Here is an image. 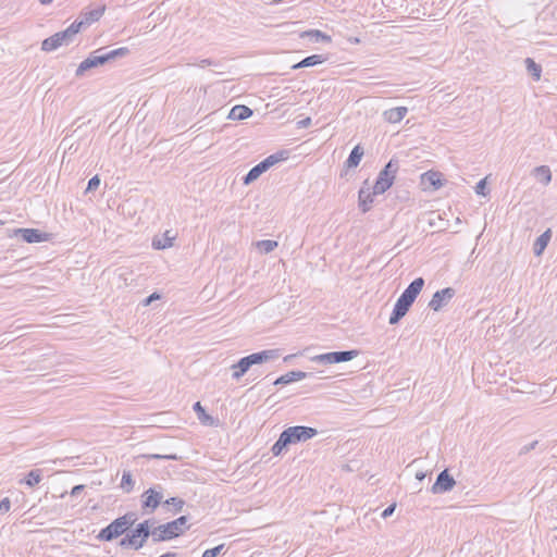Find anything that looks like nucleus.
Instances as JSON below:
<instances>
[{
    "label": "nucleus",
    "mask_w": 557,
    "mask_h": 557,
    "mask_svg": "<svg viewBox=\"0 0 557 557\" xmlns=\"http://www.w3.org/2000/svg\"><path fill=\"white\" fill-rule=\"evenodd\" d=\"M317 434L318 430L312 426H288L280 434L278 438L271 447V453L273 456H281L289 445L306 442L313 438Z\"/></svg>",
    "instance_id": "f257e3e1"
},
{
    "label": "nucleus",
    "mask_w": 557,
    "mask_h": 557,
    "mask_svg": "<svg viewBox=\"0 0 557 557\" xmlns=\"http://www.w3.org/2000/svg\"><path fill=\"white\" fill-rule=\"evenodd\" d=\"M154 523L153 519H146L133 525L129 532L120 540L119 546L123 549L139 550L147 544L149 539L153 543Z\"/></svg>",
    "instance_id": "f03ea898"
},
{
    "label": "nucleus",
    "mask_w": 557,
    "mask_h": 557,
    "mask_svg": "<svg viewBox=\"0 0 557 557\" xmlns=\"http://www.w3.org/2000/svg\"><path fill=\"white\" fill-rule=\"evenodd\" d=\"M137 519L136 512L127 511L102 528L96 535V539L100 542H112L122 535L125 536L129 529L135 525Z\"/></svg>",
    "instance_id": "7ed1b4c3"
},
{
    "label": "nucleus",
    "mask_w": 557,
    "mask_h": 557,
    "mask_svg": "<svg viewBox=\"0 0 557 557\" xmlns=\"http://www.w3.org/2000/svg\"><path fill=\"white\" fill-rule=\"evenodd\" d=\"M288 159L287 150H280L273 154H270L258 164L252 166L248 173L243 177V184L249 185L258 180L264 172L271 169L273 165L277 164L281 161H285Z\"/></svg>",
    "instance_id": "20e7f679"
},
{
    "label": "nucleus",
    "mask_w": 557,
    "mask_h": 557,
    "mask_svg": "<svg viewBox=\"0 0 557 557\" xmlns=\"http://www.w3.org/2000/svg\"><path fill=\"white\" fill-rule=\"evenodd\" d=\"M77 26L78 25L71 24L64 30L58 32L51 35L50 37L44 39L41 42V50L45 52H51L62 46H70L75 41L76 36L79 33L77 30Z\"/></svg>",
    "instance_id": "39448f33"
},
{
    "label": "nucleus",
    "mask_w": 557,
    "mask_h": 557,
    "mask_svg": "<svg viewBox=\"0 0 557 557\" xmlns=\"http://www.w3.org/2000/svg\"><path fill=\"white\" fill-rule=\"evenodd\" d=\"M399 170V161L396 158H392L384 168L379 172L375 178L373 189L374 194H384L394 184L396 174Z\"/></svg>",
    "instance_id": "423d86ee"
},
{
    "label": "nucleus",
    "mask_w": 557,
    "mask_h": 557,
    "mask_svg": "<svg viewBox=\"0 0 557 557\" xmlns=\"http://www.w3.org/2000/svg\"><path fill=\"white\" fill-rule=\"evenodd\" d=\"M164 487L160 484L147 488L140 496L143 515H152L160 506H163Z\"/></svg>",
    "instance_id": "0eeeda50"
},
{
    "label": "nucleus",
    "mask_w": 557,
    "mask_h": 557,
    "mask_svg": "<svg viewBox=\"0 0 557 557\" xmlns=\"http://www.w3.org/2000/svg\"><path fill=\"white\" fill-rule=\"evenodd\" d=\"M359 355V350H339V351H330L325 354H320L310 357V361L319 364H336L342 362H347L352 360Z\"/></svg>",
    "instance_id": "6e6552de"
},
{
    "label": "nucleus",
    "mask_w": 557,
    "mask_h": 557,
    "mask_svg": "<svg viewBox=\"0 0 557 557\" xmlns=\"http://www.w3.org/2000/svg\"><path fill=\"white\" fill-rule=\"evenodd\" d=\"M10 237L15 236L21 238L23 242L27 244H37L48 242L50 239V234L47 232H42L38 228H14L11 233H8Z\"/></svg>",
    "instance_id": "1a4fd4ad"
},
{
    "label": "nucleus",
    "mask_w": 557,
    "mask_h": 557,
    "mask_svg": "<svg viewBox=\"0 0 557 557\" xmlns=\"http://www.w3.org/2000/svg\"><path fill=\"white\" fill-rule=\"evenodd\" d=\"M154 528L156 533L153 534V544L161 542H170L182 536L176 525L174 524L173 520L168 521L165 523L157 524L154 525Z\"/></svg>",
    "instance_id": "9d476101"
},
{
    "label": "nucleus",
    "mask_w": 557,
    "mask_h": 557,
    "mask_svg": "<svg viewBox=\"0 0 557 557\" xmlns=\"http://www.w3.org/2000/svg\"><path fill=\"white\" fill-rule=\"evenodd\" d=\"M106 5H98L92 9H87L81 12L79 17L72 24L78 25L77 30L81 32L83 28L90 26L92 23L99 21L104 14Z\"/></svg>",
    "instance_id": "9b49d317"
},
{
    "label": "nucleus",
    "mask_w": 557,
    "mask_h": 557,
    "mask_svg": "<svg viewBox=\"0 0 557 557\" xmlns=\"http://www.w3.org/2000/svg\"><path fill=\"white\" fill-rule=\"evenodd\" d=\"M456 295V290L453 287H445L443 289L436 290L430 302L429 307L438 312L443 307H445Z\"/></svg>",
    "instance_id": "f8f14e48"
},
{
    "label": "nucleus",
    "mask_w": 557,
    "mask_h": 557,
    "mask_svg": "<svg viewBox=\"0 0 557 557\" xmlns=\"http://www.w3.org/2000/svg\"><path fill=\"white\" fill-rule=\"evenodd\" d=\"M456 485L454 476L448 472L447 469L441 471L434 484L431 487L433 494H445L450 492Z\"/></svg>",
    "instance_id": "ddd939ff"
},
{
    "label": "nucleus",
    "mask_w": 557,
    "mask_h": 557,
    "mask_svg": "<svg viewBox=\"0 0 557 557\" xmlns=\"http://www.w3.org/2000/svg\"><path fill=\"white\" fill-rule=\"evenodd\" d=\"M104 59L100 49L92 51L84 61L79 63L76 69L75 75L77 77L83 76L87 71L104 65Z\"/></svg>",
    "instance_id": "4468645a"
},
{
    "label": "nucleus",
    "mask_w": 557,
    "mask_h": 557,
    "mask_svg": "<svg viewBox=\"0 0 557 557\" xmlns=\"http://www.w3.org/2000/svg\"><path fill=\"white\" fill-rule=\"evenodd\" d=\"M412 305L413 301L400 295L393 307L388 323L391 325L397 324L407 314Z\"/></svg>",
    "instance_id": "2eb2a0df"
},
{
    "label": "nucleus",
    "mask_w": 557,
    "mask_h": 557,
    "mask_svg": "<svg viewBox=\"0 0 557 557\" xmlns=\"http://www.w3.org/2000/svg\"><path fill=\"white\" fill-rule=\"evenodd\" d=\"M420 182L424 190H437L444 186L446 180L441 172L430 170L421 174Z\"/></svg>",
    "instance_id": "dca6fc26"
},
{
    "label": "nucleus",
    "mask_w": 557,
    "mask_h": 557,
    "mask_svg": "<svg viewBox=\"0 0 557 557\" xmlns=\"http://www.w3.org/2000/svg\"><path fill=\"white\" fill-rule=\"evenodd\" d=\"M245 357L247 358V362L252 368L253 366L262 364L264 362L277 359L280 357V349H265L252 352Z\"/></svg>",
    "instance_id": "f3484780"
},
{
    "label": "nucleus",
    "mask_w": 557,
    "mask_h": 557,
    "mask_svg": "<svg viewBox=\"0 0 557 557\" xmlns=\"http://www.w3.org/2000/svg\"><path fill=\"white\" fill-rule=\"evenodd\" d=\"M379 194H374V189H370V187L361 186L358 191V207L361 212L367 213L371 210L372 205L374 202V196Z\"/></svg>",
    "instance_id": "a211bd4d"
},
{
    "label": "nucleus",
    "mask_w": 557,
    "mask_h": 557,
    "mask_svg": "<svg viewBox=\"0 0 557 557\" xmlns=\"http://www.w3.org/2000/svg\"><path fill=\"white\" fill-rule=\"evenodd\" d=\"M312 373L299 371V370H293L289 371L281 376H278L273 384L274 385H287L297 381H301L308 376H311Z\"/></svg>",
    "instance_id": "6ab92c4d"
},
{
    "label": "nucleus",
    "mask_w": 557,
    "mask_h": 557,
    "mask_svg": "<svg viewBox=\"0 0 557 557\" xmlns=\"http://www.w3.org/2000/svg\"><path fill=\"white\" fill-rule=\"evenodd\" d=\"M424 283L425 282L423 277H417L405 288V290L400 295L414 302L417 297L421 293Z\"/></svg>",
    "instance_id": "aec40b11"
},
{
    "label": "nucleus",
    "mask_w": 557,
    "mask_h": 557,
    "mask_svg": "<svg viewBox=\"0 0 557 557\" xmlns=\"http://www.w3.org/2000/svg\"><path fill=\"white\" fill-rule=\"evenodd\" d=\"M185 500L181 497L174 496L163 499V510L166 513L177 515L183 511Z\"/></svg>",
    "instance_id": "412c9836"
},
{
    "label": "nucleus",
    "mask_w": 557,
    "mask_h": 557,
    "mask_svg": "<svg viewBox=\"0 0 557 557\" xmlns=\"http://www.w3.org/2000/svg\"><path fill=\"white\" fill-rule=\"evenodd\" d=\"M407 113H408L407 107H396V108L385 110L383 112V116H384L385 121H387L388 123L395 124V123H399L406 116Z\"/></svg>",
    "instance_id": "4be33fe9"
},
{
    "label": "nucleus",
    "mask_w": 557,
    "mask_h": 557,
    "mask_svg": "<svg viewBox=\"0 0 557 557\" xmlns=\"http://www.w3.org/2000/svg\"><path fill=\"white\" fill-rule=\"evenodd\" d=\"M252 114L253 111L249 107L236 104L231 109L227 117L233 121H243L250 117Z\"/></svg>",
    "instance_id": "5701e85b"
},
{
    "label": "nucleus",
    "mask_w": 557,
    "mask_h": 557,
    "mask_svg": "<svg viewBox=\"0 0 557 557\" xmlns=\"http://www.w3.org/2000/svg\"><path fill=\"white\" fill-rule=\"evenodd\" d=\"M299 37L302 39L308 38L312 42H331L332 41V38L330 35H327L319 29H308V30L301 32Z\"/></svg>",
    "instance_id": "b1692460"
},
{
    "label": "nucleus",
    "mask_w": 557,
    "mask_h": 557,
    "mask_svg": "<svg viewBox=\"0 0 557 557\" xmlns=\"http://www.w3.org/2000/svg\"><path fill=\"white\" fill-rule=\"evenodd\" d=\"M363 154H364V150H363V148L361 147V145H356V146L351 149V151H350V153H349L348 158L346 159V161H345V166H346L347 169H354V168H357V166L359 165V163H360V161H361V159H362Z\"/></svg>",
    "instance_id": "393cba45"
},
{
    "label": "nucleus",
    "mask_w": 557,
    "mask_h": 557,
    "mask_svg": "<svg viewBox=\"0 0 557 557\" xmlns=\"http://www.w3.org/2000/svg\"><path fill=\"white\" fill-rule=\"evenodd\" d=\"M231 369L233 371L232 379L238 381L251 369V367L247 362V358L243 357L237 362L232 364Z\"/></svg>",
    "instance_id": "a878e982"
},
{
    "label": "nucleus",
    "mask_w": 557,
    "mask_h": 557,
    "mask_svg": "<svg viewBox=\"0 0 557 557\" xmlns=\"http://www.w3.org/2000/svg\"><path fill=\"white\" fill-rule=\"evenodd\" d=\"M552 238V231L550 228H547L545 232H543L534 242L533 245V252L535 256H541L545 248L547 247L549 240Z\"/></svg>",
    "instance_id": "bb28decb"
},
{
    "label": "nucleus",
    "mask_w": 557,
    "mask_h": 557,
    "mask_svg": "<svg viewBox=\"0 0 557 557\" xmlns=\"http://www.w3.org/2000/svg\"><path fill=\"white\" fill-rule=\"evenodd\" d=\"M102 52L103 59L106 63L114 61L119 58H123L129 53V49L127 47H121L113 50H108L107 48H99Z\"/></svg>",
    "instance_id": "cd10ccee"
},
{
    "label": "nucleus",
    "mask_w": 557,
    "mask_h": 557,
    "mask_svg": "<svg viewBox=\"0 0 557 557\" xmlns=\"http://www.w3.org/2000/svg\"><path fill=\"white\" fill-rule=\"evenodd\" d=\"M174 238L170 235V231H166L162 236H154L151 245L157 250H163L173 246Z\"/></svg>",
    "instance_id": "c85d7f7f"
},
{
    "label": "nucleus",
    "mask_w": 557,
    "mask_h": 557,
    "mask_svg": "<svg viewBox=\"0 0 557 557\" xmlns=\"http://www.w3.org/2000/svg\"><path fill=\"white\" fill-rule=\"evenodd\" d=\"M193 409L194 411L196 412L197 414V418L198 420L205 424V425H213L214 423V419L208 414L205 410V408L202 407V405L200 404V401H196L193 406Z\"/></svg>",
    "instance_id": "c756f323"
},
{
    "label": "nucleus",
    "mask_w": 557,
    "mask_h": 557,
    "mask_svg": "<svg viewBox=\"0 0 557 557\" xmlns=\"http://www.w3.org/2000/svg\"><path fill=\"white\" fill-rule=\"evenodd\" d=\"M525 67L528 73L532 76L534 81H540L542 74V66L537 64L532 58H527L524 60Z\"/></svg>",
    "instance_id": "7c9ffc66"
},
{
    "label": "nucleus",
    "mask_w": 557,
    "mask_h": 557,
    "mask_svg": "<svg viewBox=\"0 0 557 557\" xmlns=\"http://www.w3.org/2000/svg\"><path fill=\"white\" fill-rule=\"evenodd\" d=\"M326 60H327L326 55L311 54V55L304 58L300 61V64H301L300 66L311 67V66L320 65V64L324 63Z\"/></svg>",
    "instance_id": "2f4dec72"
},
{
    "label": "nucleus",
    "mask_w": 557,
    "mask_h": 557,
    "mask_svg": "<svg viewBox=\"0 0 557 557\" xmlns=\"http://www.w3.org/2000/svg\"><path fill=\"white\" fill-rule=\"evenodd\" d=\"M41 479H42L41 470L34 469V470H30L21 482L26 484L29 487H34L35 485L39 484Z\"/></svg>",
    "instance_id": "473e14b6"
},
{
    "label": "nucleus",
    "mask_w": 557,
    "mask_h": 557,
    "mask_svg": "<svg viewBox=\"0 0 557 557\" xmlns=\"http://www.w3.org/2000/svg\"><path fill=\"white\" fill-rule=\"evenodd\" d=\"M535 176L544 185H548L552 181V172L547 165H540L534 169Z\"/></svg>",
    "instance_id": "72a5a7b5"
},
{
    "label": "nucleus",
    "mask_w": 557,
    "mask_h": 557,
    "mask_svg": "<svg viewBox=\"0 0 557 557\" xmlns=\"http://www.w3.org/2000/svg\"><path fill=\"white\" fill-rule=\"evenodd\" d=\"M278 246V243L276 240L272 239H261L256 243L257 249L261 253H270L272 252L276 247Z\"/></svg>",
    "instance_id": "f704fd0d"
},
{
    "label": "nucleus",
    "mask_w": 557,
    "mask_h": 557,
    "mask_svg": "<svg viewBox=\"0 0 557 557\" xmlns=\"http://www.w3.org/2000/svg\"><path fill=\"white\" fill-rule=\"evenodd\" d=\"M135 481L133 480V475L131 471H123L120 487L129 493L134 488Z\"/></svg>",
    "instance_id": "c9c22d12"
},
{
    "label": "nucleus",
    "mask_w": 557,
    "mask_h": 557,
    "mask_svg": "<svg viewBox=\"0 0 557 557\" xmlns=\"http://www.w3.org/2000/svg\"><path fill=\"white\" fill-rule=\"evenodd\" d=\"M189 518L186 515L180 516L174 519L173 522L176 525L180 533L183 535L186 531L190 529V524H188Z\"/></svg>",
    "instance_id": "e433bc0d"
},
{
    "label": "nucleus",
    "mask_w": 557,
    "mask_h": 557,
    "mask_svg": "<svg viewBox=\"0 0 557 557\" xmlns=\"http://www.w3.org/2000/svg\"><path fill=\"white\" fill-rule=\"evenodd\" d=\"M474 190L476 195L485 197L487 195V178L484 177L476 183Z\"/></svg>",
    "instance_id": "4c0bfd02"
},
{
    "label": "nucleus",
    "mask_w": 557,
    "mask_h": 557,
    "mask_svg": "<svg viewBox=\"0 0 557 557\" xmlns=\"http://www.w3.org/2000/svg\"><path fill=\"white\" fill-rule=\"evenodd\" d=\"M100 185V177L99 175H95L92 176L88 183H87V187H86V190L85 193H90V191H94L96 190Z\"/></svg>",
    "instance_id": "58836bf2"
},
{
    "label": "nucleus",
    "mask_w": 557,
    "mask_h": 557,
    "mask_svg": "<svg viewBox=\"0 0 557 557\" xmlns=\"http://www.w3.org/2000/svg\"><path fill=\"white\" fill-rule=\"evenodd\" d=\"M224 548V544H220L215 547H212V548H209V549H206L203 553H202V556L201 557H216L221 550Z\"/></svg>",
    "instance_id": "ea45409f"
},
{
    "label": "nucleus",
    "mask_w": 557,
    "mask_h": 557,
    "mask_svg": "<svg viewBox=\"0 0 557 557\" xmlns=\"http://www.w3.org/2000/svg\"><path fill=\"white\" fill-rule=\"evenodd\" d=\"M11 509V500L9 497H4L0 500V515H5Z\"/></svg>",
    "instance_id": "a19ab883"
},
{
    "label": "nucleus",
    "mask_w": 557,
    "mask_h": 557,
    "mask_svg": "<svg viewBox=\"0 0 557 557\" xmlns=\"http://www.w3.org/2000/svg\"><path fill=\"white\" fill-rule=\"evenodd\" d=\"M396 509V504L393 503L391 505H388L382 512V518L386 519L388 517H391L393 515V512L395 511Z\"/></svg>",
    "instance_id": "79ce46f5"
},
{
    "label": "nucleus",
    "mask_w": 557,
    "mask_h": 557,
    "mask_svg": "<svg viewBox=\"0 0 557 557\" xmlns=\"http://www.w3.org/2000/svg\"><path fill=\"white\" fill-rule=\"evenodd\" d=\"M211 65H214L216 66L218 65V62H215L214 60L212 59H202L199 61L198 63V66L201 67V69H205L206 66H211Z\"/></svg>",
    "instance_id": "37998d69"
},
{
    "label": "nucleus",
    "mask_w": 557,
    "mask_h": 557,
    "mask_svg": "<svg viewBox=\"0 0 557 557\" xmlns=\"http://www.w3.org/2000/svg\"><path fill=\"white\" fill-rule=\"evenodd\" d=\"M160 299V295L158 293H152L148 297L144 299V305L149 306L153 300Z\"/></svg>",
    "instance_id": "c03bdc74"
},
{
    "label": "nucleus",
    "mask_w": 557,
    "mask_h": 557,
    "mask_svg": "<svg viewBox=\"0 0 557 557\" xmlns=\"http://www.w3.org/2000/svg\"><path fill=\"white\" fill-rule=\"evenodd\" d=\"M84 488H85V485H83V484L73 486L71 490V496L76 497V496L81 495V493L84 491Z\"/></svg>",
    "instance_id": "a18cd8bd"
},
{
    "label": "nucleus",
    "mask_w": 557,
    "mask_h": 557,
    "mask_svg": "<svg viewBox=\"0 0 557 557\" xmlns=\"http://www.w3.org/2000/svg\"><path fill=\"white\" fill-rule=\"evenodd\" d=\"M537 445V441H534L528 445H524L521 450H520V454H527L529 453L531 449H534L535 446Z\"/></svg>",
    "instance_id": "49530a36"
},
{
    "label": "nucleus",
    "mask_w": 557,
    "mask_h": 557,
    "mask_svg": "<svg viewBox=\"0 0 557 557\" xmlns=\"http://www.w3.org/2000/svg\"><path fill=\"white\" fill-rule=\"evenodd\" d=\"M310 124H311V119H310V117H306V119H304V120H301V121H299V122H298V125H299L300 127H307V126H309Z\"/></svg>",
    "instance_id": "de8ad7c7"
},
{
    "label": "nucleus",
    "mask_w": 557,
    "mask_h": 557,
    "mask_svg": "<svg viewBox=\"0 0 557 557\" xmlns=\"http://www.w3.org/2000/svg\"><path fill=\"white\" fill-rule=\"evenodd\" d=\"M162 459H165V460H178L180 457L176 454H169V455L162 456Z\"/></svg>",
    "instance_id": "09e8293b"
},
{
    "label": "nucleus",
    "mask_w": 557,
    "mask_h": 557,
    "mask_svg": "<svg viewBox=\"0 0 557 557\" xmlns=\"http://www.w3.org/2000/svg\"><path fill=\"white\" fill-rule=\"evenodd\" d=\"M425 476H426V472L418 471V472L416 473V479H417L418 481H420V482H421V481H423V480L425 479Z\"/></svg>",
    "instance_id": "8fccbe9b"
},
{
    "label": "nucleus",
    "mask_w": 557,
    "mask_h": 557,
    "mask_svg": "<svg viewBox=\"0 0 557 557\" xmlns=\"http://www.w3.org/2000/svg\"><path fill=\"white\" fill-rule=\"evenodd\" d=\"M162 456L163 455H160V454H151V455H146L145 457L149 458V459H162Z\"/></svg>",
    "instance_id": "3c124183"
},
{
    "label": "nucleus",
    "mask_w": 557,
    "mask_h": 557,
    "mask_svg": "<svg viewBox=\"0 0 557 557\" xmlns=\"http://www.w3.org/2000/svg\"><path fill=\"white\" fill-rule=\"evenodd\" d=\"M300 61L298 63H295L292 65V70H299V69H304V66H300Z\"/></svg>",
    "instance_id": "603ef678"
},
{
    "label": "nucleus",
    "mask_w": 557,
    "mask_h": 557,
    "mask_svg": "<svg viewBox=\"0 0 557 557\" xmlns=\"http://www.w3.org/2000/svg\"><path fill=\"white\" fill-rule=\"evenodd\" d=\"M40 4L47 5L52 3L53 0H38Z\"/></svg>",
    "instance_id": "864d4df0"
},
{
    "label": "nucleus",
    "mask_w": 557,
    "mask_h": 557,
    "mask_svg": "<svg viewBox=\"0 0 557 557\" xmlns=\"http://www.w3.org/2000/svg\"><path fill=\"white\" fill-rule=\"evenodd\" d=\"M294 357H295V355H288V356L284 357V362H289Z\"/></svg>",
    "instance_id": "5fc2aeb1"
},
{
    "label": "nucleus",
    "mask_w": 557,
    "mask_h": 557,
    "mask_svg": "<svg viewBox=\"0 0 557 557\" xmlns=\"http://www.w3.org/2000/svg\"><path fill=\"white\" fill-rule=\"evenodd\" d=\"M362 186H364V187H369V180H366V181L363 182Z\"/></svg>",
    "instance_id": "6e6d98bb"
},
{
    "label": "nucleus",
    "mask_w": 557,
    "mask_h": 557,
    "mask_svg": "<svg viewBox=\"0 0 557 557\" xmlns=\"http://www.w3.org/2000/svg\"><path fill=\"white\" fill-rule=\"evenodd\" d=\"M3 224V221L0 220V226Z\"/></svg>",
    "instance_id": "4d7b16f0"
}]
</instances>
